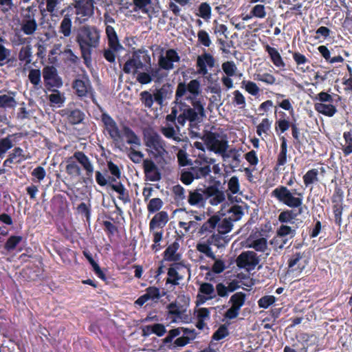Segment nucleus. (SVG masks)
I'll use <instances>...</instances> for the list:
<instances>
[{
    "label": "nucleus",
    "instance_id": "1",
    "mask_svg": "<svg viewBox=\"0 0 352 352\" xmlns=\"http://www.w3.org/2000/svg\"><path fill=\"white\" fill-rule=\"evenodd\" d=\"M271 197L291 208H298V213L293 210H283L278 215V221L282 224L292 223L297 215L302 213L303 193L301 192L291 191L287 186H279L271 192Z\"/></svg>",
    "mask_w": 352,
    "mask_h": 352
},
{
    "label": "nucleus",
    "instance_id": "2",
    "mask_svg": "<svg viewBox=\"0 0 352 352\" xmlns=\"http://www.w3.org/2000/svg\"><path fill=\"white\" fill-rule=\"evenodd\" d=\"M100 30L96 26L83 25L78 28L76 41L80 46L81 57L88 66L91 63L93 49H96L100 43Z\"/></svg>",
    "mask_w": 352,
    "mask_h": 352
},
{
    "label": "nucleus",
    "instance_id": "3",
    "mask_svg": "<svg viewBox=\"0 0 352 352\" xmlns=\"http://www.w3.org/2000/svg\"><path fill=\"white\" fill-rule=\"evenodd\" d=\"M209 199L212 206H217L224 201V192L219 189L216 184L203 188H197L194 191H190L188 203L193 206L202 205Z\"/></svg>",
    "mask_w": 352,
    "mask_h": 352
},
{
    "label": "nucleus",
    "instance_id": "4",
    "mask_svg": "<svg viewBox=\"0 0 352 352\" xmlns=\"http://www.w3.org/2000/svg\"><path fill=\"white\" fill-rule=\"evenodd\" d=\"M76 162L85 169L87 177L89 179L92 178L94 173L93 164L87 155L80 151H76L71 157L67 158L66 173L71 177H77L81 175V168L76 164Z\"/></svg>",
    "mask_w": 352,
    "mask_h": 352
},
{
    "label": "nucleus",
    "instance_id": "5",
    "mask_svg": "<svg viewBox=\"0 0 352 352\" xmlns=\"http://www.w3.org/2000/svg\"><path fill=\"white\" fill-rule=\"evenodd\" d=\"M151 65V58L147 50H135L124 64L122 70L126 74H132L137 77L138 74L141 73L140 70H147V67Z\"/></svg>",
    "mask_w": 352,
    "mask_h": 352
},
{
    "label": "nucleus",
    "instance_id": "6",
    "mask_svg": "<svg viewBox=\"0 0 352 352\" xmlns=\"http://www.w3.org/2000/svg\"><path fill=\"white\" fill-rule=\"evenodd\" d=\"M143 140L148 154L157 162L164 160L168 155L166 142L154 131L143 133Z\"/></svg>",
    "mask_w": 352,
    "mask_h": 352
},
{
    "label": "nucleus",
    "instance_id": "7",
    "mask_svg": "<svg viewBox=\"0 0 352 352\" xmlns=\"http://www.w3.org/2000/svg\"><path fill=\"white\" fill-rule=\"evenodd\" d=\"M208 150L217 155H223L228 148L227 135L223 132L204 131L201 137Z\"/></svg>",
    "mask_w": 352,
    "mask_h": 352
},
{
    "label": "nucleus",
    "instance_id": "8",
    "mask_svg": "<svg viewBox=\"0 0 352 352\" xmlns=\"http://www.w3.org/2000/svg\"><path fill=\"white\" fill-rule=\"evenodd\" d=\"M314 107L316 111L327 117H333L337 112L336 106L333 104V97L327 92L321 91L316 95Z\"/></svg>",
    "mask_w": 352,
    "mask_h": 352
},
{
    "label": "nucleus",
    "instance_id": "9",
    "mask_svg": "<svg viewBox=\"0 0 352 352\" xmlns=\"http://www.w3.org/2000/svg\"><path fill=\"white\" fill-rule=\"evenodd\" d=\"M101 121L104 131H107L109 138L112 139L115 145L119 144L123 140V135L114 119L107 112L101 115Z\"/></svg>",
    "mask_w": 352,
    "mask_h": 352
},
{
    "label": "nucleus",
    "instance_id": "10",
    "mask_svg": "<svg viewBox=\"0 0 352 352\" xmlns=\"http://www.w3.org/2000/svg\"><path fill=\"white\" fill-rule=\"evenodd\" d=\"M44 86L50 91H55L63 85L62 78L59 76L57 69L53 65H47L43 69Z\"/></svg>",
    "mask_w": 352,
    "mask_h": 352
},
{
    "label": "nucleus",
    "instance_id": "11",
    "mask_svg": "<svg viewBox=\"0 0 352 352\" xmlns=\"http://www.w3.org/2000/svg\"><path fill=\"white\" fill-rule=\"evenodd\" d=\"M72 89L75 90L77 96L82 98H89L94 102V92L91 86V82L87 76H82L81 78H76L72 85Z\"/></svg>",
    "mask_w": 352,
    "mask_h": 352
},
{
    "label": "nucleus",
    "instance_id": "12",
    "mask_svg": "<svg viewBox=\"0 0 352 352\" xmlns=\"http://www.w3.org/2000/svg\"><path fill=\"white\" fill-rule=\"evenodd\" d=\"M189 92L191 98H196L200 93V82L197 79H193L186 85L185 82H179L175 91V102H178L184 96L186 93Z\"/></svg>",
    "mask_w": 352,
    "mask_h": 352
},
{
    "label": "nucleus",
    "instance_id": "13",
    "mask_svg": "<svg viewBox=\"0 0 352 352\" xmlns=\"http://www.w3.org/2000/svg\"><path fill=\"white\" fill-rule=\"evenodd\" d=\"M308 265V258L305 256V252H293L287 260L288 271L292 272L302 273Z\"/></svg>",
    "mask_w": 352,
    "mask_h": 352
},
{
    "label": "nucleus",
    "instance_id": "14",
    "mask_svg": "<svg viewBox=\"0 0 352 352\" xmlns=\"http://www.w3.org/2000/svg\"><path fill=\"white\" fill-rule=\"evenodd\" d=\"M245 300V294L243 292H238L234 294L229 300V303L231 304L232 306L226 311L224 317L228 320L236 318L239 316L241 307L244 305Z\"/></svg>",
    "mask_w": 352,
    "mask_h": 352
},
{
    "label": "nucleus",
    "instance_id": "15",
    "mask_svg": "<svg viewBox=\"0 0 352 352\" xmlns=\"http://www.w3.org/2000/svg\"><path fill=\"white\" fill-rule=\"evenodd\" d=\"M162 68L147 67V72H142L138 74L137 82L142 85H146L151 83L153 80L155 82H160L166 76V74L162 72Z\"/></svg>",
    "mask_w": 352,
    "mask_h": 352
},
{
    "label": "nucleus",
    "instance_id": "16",
    "mask_svg": "<svg viewBox=\"0 0 352 352\" xmlns=\"http://www.w3.org/2000/svg\"><path fill=\"white\" fill-rule=\"evenodd\" d=\"M178 104L180 113L177 118V122L179 126H184L186 121L196 122L199 120V113L195 111V109L190 107L185 102L179 100L178 102H175Z\"/></svg>",
    "mask_w": 352,
    "mask_h": 352
},
{
    "label": "nucleus",
    "instance_id": "17",
    "mask_svg": "<svg viewBox=\"0 0 352 352\" xmlns=\"http://www.w3.org/2000/svg\"><path fill=\"white\" fill-rule=\"evenodd\" d=\"M94 4V0H74L72 3L76 15L82 17L83 21H86L93 15Z\"/></svg>",
    "mask_w": 352,
    "mask_h": 352
},
{
    "label": "nucleus",
    "instance_id": "18",
    "mask_svg": "<svg viewBox=\"0 0 352 352\" xmlns=\"http://www.w3.org/2000/svg\"><path fill=\"white\" fill-rule=\"evenodd\" d=\"M142 168L146 181L156 182L162 179V174L152 159L146 158L143 160Z\"/></svg>",
    "mask_w": 352,
    "mask_h": 352
},
{
    "label": "nucleus",
    "instance_id": "19",
    "mask_svg": "<svg viewBox=\"0 0 352 352\" xmlns=\"http://www.w3.org/2000/svg\"><path fill=\"white\" fill-rule=\"evenodd\" d=\"M258 263V257L252 251L243 252L236 258V265L240 268L254 269Z\"/></svg>",
    "mask_w": 352,
    "mask_h": 352
},
{
    "label": "nucleus",
    "instance_id": "20",
    "mask_svg": "<svg viewBox=\"0 0 352 352\" xmlns=\"http://www.w3.org/2000/svg\"><path fill=\"white\" fill-rule=\"evenodd\" d=\"M23 137V133L19 132L0 138V159L3 158L7 151L12 148Z\"/></svg>",
    "mask_w": 352,
    "mask_h": 352
},
{
    "label": "nucleus",
    "instance_id": "21",
    "mask_svg": "<svg viewBox=\"0 0 352 352\" xmlns=\"http://www.w3.org/2000/svg\"><path fill=\"white\" fill-rule=\"evenodd\" d=\"M180 60V57L175 50H166V56H160L158 59V65L160 68L166 70L173 69L174 63H177Z\"/></svg>",
    "mask_w": 352,
    "mask_h": 352
},
{
    "label": "nucleus",
    "instance_id": "22",
    "mask_svg": "<svg viewBox=\"0 0 352 352\" xmlns=\"http://www.w3.org/2000/svg\"><path fill=\"white\" fill-rule=\"evenodd\" d=\"M183 333V336L188 337L192 339H195L197 335L195 329H188L185 327H178L172 329L168 331L167 336L163 338L162 343L168 344L173 342V339L179 336L180 333Z\"/></svg>",
    "mask_w": 352,
    "mask_h": 352
},
{
    "label": "nucleus",
    "instance_id": "23",
    "mask_svg": "<svg viewBox=\"0 0 352 352\" xmlns=\"http://www.w3.org/2000/svg\"><path fill=\"white\" fill-rule=\"evenodd\" d=\"M215 65V59L209 53H204L197 58L196 67L198 68V73L206 75L208 74L207 66L212 68Z\"/></svg>",
    "mask_w": 352,
    "mask_h": 352
},
{
    "label": "nucleus",
    "instance_id": "24",
    "mask_svg": "<svg viewBox=\"0 0 352 352\" xmlns=\"http://www.w3.org/2000/svg\"><path fill=\"white\" fill-rule=\"evenodd\" d=\"M184 267L183 263H173L168 269V278L166 283L173 285H178L179 281L182 280L183 277L179 274L178 271Z\"/></svg>",
    "mask_w": 352,
    "mask_h": 352
},
{
    "label": "nucleus",
    "instance_id": "25",
    "mask_svg": "<svg viewBox=\"0 0 352 352\" xmlns=\"http://www.w3.org/2000/svg\"><path fill=\"white\" fill-rule=\"evenodd\" d=\"M179 249V243L177 241L168 245L163 253L164 261L173 262V263H179L181 254L177 252Z\"/></svg>",
    "mask_w": 352,
    "mask_h": 352
},
{
    "label": "nucleus",
    "instance_id": "26",
    "mask_svg": "<svg viewBox=\"0 0 352 352\" xmlns=\"http://www.w3.org/2000/svg\"><path fill=\"white\" fill-rule=\"evenodd\" d=\"M168 221V214L166 211H160L159 212L154 214L152 219L148 224L150 230H154L156 228H162L166 225Z\"/></svg>",
    "mask_w": 352,
    "mask_h": 352
},
{
    "label": "nucleus",
    "instance_id": "27",
    "mask_svg": "<svg viewBox=\"0 0 352 352\" xmlns=\"http://www.w3.org/2000/svg\"><path fill=\"white\" fill-rule=\"evenodd\" d=\"M106 34L108 38V45L110 48L115 51L124 49L123 46L120 44L118 36L113 27L111 25L106 26Z\"/></svg>",
    "mask_w": 352,
    "mask_h": 352
},
{
    "label": "nucleus",
    "instance_id": "28",
    "mask_svg": "<svg viewBox=\"0 0 352 352\" xmlns=\"http://www.w3.org/2000/svg\"><path fill=\"white\" fill-rule=\"evenodd\" d=\"M280 149L279 154L277 155L276 164L274 168L278 170V168L285 165L287 161V141L285 136L280 138Z\"/></svg>",
    "mask_w": 352,
    "mask_h": 352
},
{
    "label": "nucleus",
    "instance_id": "29",
    "mask_svg": "<svg viewBox=\"0 0 352 352\" xmlns=\"http://www.w3.org/2000/svg\"><path fill=\"white\" fill-rule=\"evenodd\" d=\"M72 14L67 13L62 19L58 27V32L65 37H69L72 34Z\"/></svg>",
    "mask_w": 352,
    "mask_h": 352
},
{
    "label": "nucleus",
    "instance_id": "30",
    "mask_svg": "<svg viewBox=\"0 0 352 352\" xmlns=\"http://www.w3.org/2000/svg\"><path fill=\"white\" fill-rule=\"evenodd\" d=\"M122 131L126 138V144L135 147H140L141 146V139L129 126L124 125L122 128Z\"/></svg>",
    "mask_w": 352,
    "mask_h": 352
},
{
    "label": "nucleus",
    "instance_id": "31",
    "mask_svg": "<svg viewBox=\"0 0 352 352\" xmlns=\"http://www.w3.org/2000/svg\"><path fill=\"white\" fill-rule=\"evenodd\" d=\"M65 115L67 122H69L71 125L79 124L82 123L85 118V113L78 109L67 110Z\"/></svg>",
    "mask_w": 352,
    "mask_h": 352
},
{
    "label": "nucleus",
    "instance_id": "32",
    "mask_svg": "<svg viewBox=\"0 0 352 352\" xmlns=\"http://www.w3.org/2000/svg\"><path fill=\"white\" fill-rule=\"evenodd\" d=\"M265 50L268 53L272 63L278 68H284L285 63L283 62L281 55L275 47H272L269 45L265 46Z\"/></svg>",
    "mask_w": 352,
    "mask_h": 352
},
{
    "label": "nucleus",
    "instance_id": "33",
    "mask_svg": "<svg viewBox=\"0 0 352 352\" xmlns=\"http://www.w3.org/2000/svg\"><path fill=\"white\" fill-rule=\"evenodd\" d=\"M196 313L197 322L195 327L197 329L202 330L206 326L205 320H210V309L206 307H201L197 310Z\"/></svg>",
    "mask_w": 352,
    "mask_h": 352
},
{
    "label": "nucleus",
    "instance_id": "34",
    "mask_svg": "<svg viewBox=\"0 0 352 352\" xmlns=\"http://www.w3.org/2000/svg\"><path fill=\"white\" fill-rule=\"evenodd\" d=\"M199 293L209 296L208 297H205L204 296L199 294L198 298L201 299V303H204L207 300H211L215 297V295L214 294V287L210 283H201L199 287Z\"/></svg>",
    "mask_w": 352,
    "mask_h": 352
},
{
    "label": "nucleus",
    "instance_id": "35",
    "mask_svg": "<svg viewBox=\"0 0 352 352\" xmlns=\"http://www.w3.org/2000/svg\"><path fill=\"white\" fill-rule=\"evenodd\" d=\"M222 156L224 158L231 159L229 161V168L234 170V168H237L241 164L240 154L235 148H231L228 153H226Z\"/></svg>",
    "mask_w": 352,
    "mask_h": 352
},
{
    "label": "nucleus",
    "instance_id": "36",
    "mask_svg": "<svg viewBox=\"0 0 352 352\" xmlns=\"http://www.w3.org/2000/svg\"><path fill=\"white\" fill-rule=\"evenodd\" d=\"M112 190L118 193V199L123 201L124 204L131 201L129 190L126 189L124 184L120 182H118V185H113Z\"/></svg>",
    "mask_w": 352,
    "mask_h": 352
},
{
    "label": "nucleus",
    "instance_id": "37",
    "mask_svg": "<svg viewBox=\"0 0 352 352\" xmlns=\"http://www.w3.org/2000/svg\"><path fill=\"white\" fill-rule=\"evenodd\" d=\"M219 221V217L214 214L210 217V219L202 224L199 230V233L201 234H205L207 232H212L215 229L218 222Z\"/></svg>",
    "mask_w": 352,
    "mask_h": 352
},
{
    "label": "nucleus",
    "instance_id": "38",
    "mask_svg": "<svg viewBox=\"0 0 352 352\" xmlns=\"http://www.w3.org/2000/svg\"><path fill=\"white\" fill-rule=\"evenodd\" d=\"M319 170L318 168H312L305 173L303 175V182L305 187H309L311 184L319 182Z\"/></svg>",
    "mask_w": 352,
    "mask_h": 352
},
{
    "label": "nucleus",
    "instance_id": "39",
    "mask_svg": "<svg viewBox=\"0 0 352 352\" xmlns=\"http://www.w3.org/2000/svg\"><path fill=\"white\" fill-rule=\"evenodd\" d=\"M292 57L296 62V64L298 67L301 66L299 67V69L302 71V72H307L309 69V67L307 65L306 67H304L305 64H307L309 63V60L306 56L298 52H294L292 53Z\"/></svg>",
    "mask_w": 352,
    "mask_h": 352
},
{
    "label": "nucleus",
    "instance_id": "40",
    "mask_svg": "<svg viewBox=\"0 0 352 352\" xmlns=\"http://www.w3.org/2000/svg\"><path fill=\"white\" fill-rule=\"evenodd\" d=\"M32 58V46L27 45L22 47L20 50L19 54H18V59L21 62L25 63V65L31 64Z\"/></svg>",
    "mask_w": 352,
    "mask_h": 352
},
{
    "label": "nucleus",
    "instance_id": "41",
    "mask_svg": "<svg viewBox=\"0 0 352 352\" xmlns=\"http://www.w3.org/2000/svg\"><path fill=\"white\" fill-rule=\"evenodd\" d=\"M212 10L208 3H201L198 7V12H195V15L199 16L206 21L210 19L212 16Z\"/></svg>",
    "mask_w": 352,
    "mask_h": 352
},
{
    "label": "nucleus",
    "instance_id": "42",
    "mask_svg": "<svg viewBox=\"0 0 352 352\" xmlns=\"http://www.w3.org/2000/svg\"><path fill=\"white\" fill-rule=\"evenodd\" d=\"M344 199V191L342 187L336 183L334 192H333L332 197L331 198L333 206H342Z\"/></svg>",
    "mask_w": 352,
    "mask_h": 352
},
{
    "label": "nucleus",
    "instance_id": "43",
    "mask_svg": "<svg viewBox=\"0 0 352 352\" xmlns=\"http://www.w3.org/2000/svg\"><path fill=\"white\" fill-rule=\"evenodd\" d=\"M342 137L345 141V145L342 147V153L344 156H348L352 153V131L344 132Z\"/></svg>",
    "mask_w": 352,
    "mask_h": 352
},
{
    "label": "nucleus",
    "instance_id": "44",
    "mask_svg": "<svg viewBox=\"0 0 352 352\" xmlns=\"http://www.w3.org/2000/svg\"><path fill=\"white\" fill-rule=\"evenodd\" d=\"M37 28L36 21H21V30L25 35H32L37 30Z\"/></svg>",
    "mask_w": 352,
    "mask_h": 352
},
{
    "label": "nucleus",
    "instance_id": "45",
    "mask_svg": "<svg viewBox=\"0 0 352 352\" xmlns=\"http://www.w3.org/2000/svg\"><path fill=\"white\" fill-rule=\"evenodd\" d=\"M228 212L230 214L229 220L233 221H239L244 214L243 207L239 205H234L230 207Z\"/></svg>",
    "mask_w": 352,
    "mask_h": 352
},
{
    "label": "nucleus",
    "instance_id": "46",
    "mask_svg": "<svg viewBox=\"0 0 352 352\" xmlns=\"http://www.w3.org/2000/svg\"><path fill=\"white\" fill-rule=\"evenodd\" d=\"M23 240L22 236L20 235H12L9 239L6 240L4 245V249L7 252H12L16 248L18 244L21 243Z\"/></svg>",
    "mask_w": 352,
    "mask_h": 352
},
{
    "label": "nucleus",
    "instance_id": "47",
    "mask_svg": "<svg viewBox=\"0 0 352 352\" xmlns=\"http://www.w3.org/2000/svg\"><path fill=\"white\" fill-rule=\"evenodd\" d=\"M210 243L206 241V243H197L196 249L200 253L206 255L212 260L216 259L215 254L212 252V248H210Z\"/></svg>",
    "mask_w": 352,
    "mask_h": 352
},
{
    "label": "nucleus",
    "instance_id": "48",
    "mask_svg": "<svg viewBox=\"0 0 352 352\" xmlns=\"http://www.w3.org/2000/svg\"><path fill=\"white\" fill-rule=\"evenodd\" d=\"M288 242V239L283 238L276 234L270 241V244L276 252L282 250Z\"/></svg>",
    "mask_w": 352,
    "mask_h": 352
},
{
    "label": "nucleus",
    "instance_id": "49",
    "mask_svg": "<svg viewBox=\"0 0 352 352\" xmlns=\"http://www.w3.org/2000/svg\"><path fill=\"white\" fill-rule=\"evenodd\" d=\"M276 234L283 238L290 236V239H292L296 234V230L292 229L291 226L287 225L281 224L280 228L277 229Z\"/></svg>",
    "mask_w": 352,
    "mask_h": 352
},
{
    "label": "nucleus",
    "instance_id": "50",
    "mask_svg": "<svg viewBox=\"0 0 352 352\" xmlns=\"http://www.w3.org/2000/svg\"><path fill=\"white\" fill-rule=\"evenodd\" d=\"M241 84H242V86L241 87H242L243 89H245L246 92L254 96H256L260 92V89L257 87L256 82L244 80L241 82Z\"/></svg>",
    "mask_w": 352,
    "mask_h": 352
},
{
    "label": "nucleus",
    "instance_id": "51",
    "mask_svg": "<svg viewBox=\"0 0 352 352\" xmlns=\"http://www.w3.org/2000/svg\"><path fill=\"white\" fill-rule=\"evenodd\" d=\"M254 79L267 85H274L276 83V78L270 73H256Z\"/></svg>",
    "mask_w": 352,
    "mask_h": 352
},
{
    "label": "nucleus",
    "instance_id": "52",
    "mask_svg": "<svg viewBox=\"0 0 352 352\" xmlns=\"http://www.w3.org/2000/svg\"><path fill=\"white\" fill-rule=\"evenodd\" d=\"M196 179L195 174L191 169L184 168L180 173L179 179L185 185H190Z\"/></svg>",
    "mask_w": 352,
    "mask_h": 352
},
{
    "label": "nucleus",
    "instance_id": "53",
    "mask_svg": "<svg viewBox=\"0 0 352 352\" xmlns=\"http://www.w3.org/2000/svg\"><path fill=\"white\" fill-rule=\"evenodd\" d=\"M190 169L193 171L196 179L205 178L211 173L210 165H205L201 167H191Z\"/></svg>",
    "mask_w": 352,
    "mask_h": 352
},
{
    "label": "nucleus",
    "instance_id": "54",
    "mask_svg": "<svg viewBox=\"0 0 352 352\" xmlns=\"http://www.w3.org/2000/svg\"><path fill=\"white\" fill-rule=\"evenodd\" d=\"M223 234H212L207 241L211 245H214L217 248H221L227 243L229 239H226L222 236Z\"/></svg>",
    "mask_w": 352,
    "mask_h": 352
},
{
    "label": "nucleus",
    "instance_id": "55",
    "mask_svg": "<svg viewBox=\"0 0 352 352\" xmlns=\"http://www.w3.org/2000/svg\"><path fill=\"white\" fill-rule=\"evenodd\" d=\"M16 106V101L14 97L10 96L8 95H1L0 96V107L6 108H14Z\"/></svg>",
    "mask_w": 352,
    "mask_h": 352
},
{
    "label": "nucleus",
    "instance_id": "56",
    "mask_svg": "<svg viewBox=\"0 0 352 352\" xmlns=\"http://www.w3.org/2000/svg\"><path fill=\"white\" fill-rule=\"evenodd\" d=\"M140 97L142 104L147 109H151L155 102L152 94L148 91H143L140 92Z\"/></svg>",
    "mask_w": 352,
    "mask_h": 352
},
{
    "label": "nucleus",
    "instance_id": "57",
    "mask_svg": "<svg viewBox=\"0 0 352 352\" xmlns=\"http://www.w3.org/2000/svg\"><path fill=\"white\" fill-rule=\"evenodd\" d=\"M163 206V201L160 198H153L147 204V211L148 213H154L159 211Z\"/></svg>",
    "mask_w": 352,
    "mask_h": 352
},
{
    "label": "nucleus",
    "instance_id": "58",
    "mask_svg": "<svg viewBox=\"0 0 352 352\" xmlns=\"http://www.w3.org/2000/svg\"><path fill=\"white\" fill-rule=\"evenodd\" d=\"M165 292H163L162 295L160 294V289L155 286H150L146 289V293L144 295L147 296L148 298L152 300H155L160 299L161 297L164 296Z\"/></svg>",
    "mask_w": 352,
    "mask_h": 352
},
{
    "label": "nucleus",
    "instance_id": "59",
    "mask_svg": "<svg viewBox=\"0 0 352 352\" xmlns=\"http://www.w3.org/2000/svg\"><path fill=\"white\" fill-rule=\"evenodd\" d=\"M229 334L228 329L224 324L219 327L218 329L212 333V339L213 340L219 341L226 338Z\"/></svg>",
    "mask_w": 352,
    "mask_h": 352
},
{
    "label": "nucleus",
    "instance_id": "60",
    "mask_svg": "<svg viewBox=\"0 0 352 352\" xmlns=\"http://www.w3.org/2000/svg\"><path fill=\"white\" fill-rule=\"evenodd\" d=\"M37 10L34 6H30L26 8L25 13L22 14L21 22H25L28 21H36L35 19V15L36 14Z\"/></svg>",
    "mask_w": 352,
    "mask_h": 352
},
{
    "label": "nucleus",
    "instance_id": "61",
    "mask_svg": "<svg viewBox=\"0 0 352 352\" xmlns=\"http://www.w3.org/2000/svg\"><path fill=\"white\" fill-rule=\"evenodd\" d=\"M251 16H254V17L264 19L266 15V8L263 4H256L251 8L250 11Z\"/></svg>",
    "mask_w": 352,
    "mask_h": 352
},
{
    "label": "nucleus",
    "instance_id": "62",
    "mask_svg": "<svg viewBox=\"0 0 352 352\" xmlns=\"http://www.w3.org/2000/svg\"><path fill=\"white\" fill-rule=\"evenodd\" d=\"M8 157L12 160H15L16 158H20L16 161V163L21 164L22 161L28 159V157L23 154V151L21 147H15L12 150V152L8 155Z\"/></svg>",
    "mask_w": 352,
    "mask_h": 352
},
{
    "label": "nucleus",
    "instance_id": "63",
    "mask_svg": "<svg viewBox=\"0 0 352 352\" xmlns=\"http://www.w3.org/2000/svg\"><path fill=\"white\" fill-rule=\"evenodd\" d=\"M272 122L267 118H264L261 120V123L256 126V134L261 136L262 134H267V132L270 131Z\"/></svg>",
    "mask_w": 352,
    "mask_h": 352
},
{
    "label": "nucleus",
    "instance_id": "64",
    "mask_svg": "<svg viewBox=\"0 0 352 352\" xmlns=\"http://www.w3.org/2000/svg\"><path fill=\"white\" fill-rule=\"evenodd\" d=\"M250 248H253L256 252H264L267 249V239L265 238L255 239L250 245Z\"/></svg>",
    "mask_w": 352,
    "mask_h": 352
}]
</instances>
